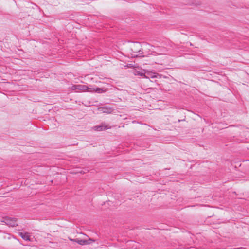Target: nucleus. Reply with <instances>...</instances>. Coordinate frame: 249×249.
Instances as JSON below:
<instances>
[{"label":"nucleus","instance_id":"5","mask_svg":"<svg viewBox=\"0 0 249 249\" xmlns=\"http://www.w3.org/2000/svg\"><path fill=\"white\" fill-rule=\"evenodd\" d=\"M94 130L96 131H102L108 129L110 128V127L108 126V125H106L105 124H102L100 125H97L94 126Z\"/></svg>","mask_w":249,"mask_h":249},{"label":"nucleus","instance_id":"6","mask_svg":"<svg viewBox=\"0 0 249 249\" xmlns=\"http://www.w3.org/2000/svg\"><path fill=\"white\" fill-rule=\"evenodd\" d=\"M73 89H77L80 90H86L87 89V87L85 85H74L72 87Z\"/></svg>","mask_w":249,"mask_h":249},{"label":"nucleus","instance_id":"3","mask_svg":"<svg viewBox=\"0 0 249 249\" xmlns=\"http://www.w3.org/2000/svg\"><path fill=\"white\" fill-rule=\"evenodd\" d=\"M2 221L4 222L6 225L11 227H14L18 225L16 219L11 217H6L3 218V220Z\"/></svg>","mask_w":249,"mask_h":249},{"label":"nucleus","instance_id":"4","mask_svg":"<svg viewBox=\"0 0 249 249\" xmlns=\"http://www.w3.org/2000/svg\"><path fill=\"white\" fill-rule=\"evenodd\" d=\"M70 240L71 241L75 242L81 245L90 244L92 242H94V240H92L91 239H89V240H83V239H79L78 238L74 239L70 238Z\"/></svg>","mask_w":249,"mask_h":249},{"label":"nucleus","instance_id":"2","mask_svg":"<svg viewBox=\"0 0 249 249\" xmlns=\"http://www.w3.org/2000/svg\"><path fill=\"white\" fill-rule=\"evenodd\" d=\"M113 109L110 107L104 106L98 107L97 111L100 113L110 114L113 112Z\"/></svg>","mask_w":249,"mask_h":249},{"label":"nucleus","instance_id":"1","mask_svg":"<svg viewBox=\"0 0 249 249\" xmlns=\"http://www.w3.org/2000/svg\"><path fill=\"white\" fill-rule=\"evenodd\" d=\"M143 51L141 44L139 42L133 43L131 46L132 57L143 56Z\"/></svg>","mask_w":249,"mask_h":249},{"label":"nucleus","instance_id":"7","mask_svg":"<svg viewBox=\"0 0 249 249\" xmlns=\"http://www.w3.org/2000/svg\"><path fill=\"white\" fill-rule=\"evenodd\" d=\"M19 235L25 240H30V236L27 233L20 232Z\"/></svg>","mask_w":249,"mask_h":249},{"label":"nucleus","instance_id":"9","mask_svg":"<svg viewBox=\"0 0 249 249\" xmlns=\"http://www.w3.org/2000/svg\"><path fill=\"white\" fill-rule=\"evenodd\" d=\"M147 75H148V78H156L159 76V74L157 73H147Z\"/></svg>","mask_w":249,"mask_h":249},{"label":"nucleus","instance_id":"8","mask_svg":"<svg viewBox=\"0 0 249 249\" xmlns=\"http://www.w3.org/2000/svg\"><path fill=\"white\" fill-rule=\"evenodd\" d=\"M107 89L104 88H97L95 89H94V90L96 92L101 93L106 92L107 91Z\"/></svg>","mask_w":249,"mask_h":249}]
</instances>
